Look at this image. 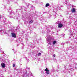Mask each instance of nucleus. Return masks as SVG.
<instances>
[{
	"instance_id": "nucleus-1",
	"label": "nucleus",
	"mask_w": 77,
	"mask_h": 77,
	"mask_svg": "<svg viewBox=\"0 0 77 77\" xmlns=\"http://www.w3.org/2000/svg\"><path fill=\"white\" fill-rule=\"evenodd\" d=\"M0 60L1 62H3V61L4 62V63H1V66H2V68H5V66H6L5 65H6V63H6V62L7 61H8V60L6 59H4L2 56L1 57H0Z\"/></svg>"
},
{
	"instance_id": "nucleus-2",
	"label": "nucleus",
	"mask_w": 77,
	"mask_h": 77,
	"mask_svg": "<svg viewBox=\"0 0 77 77\" xmlns=\"http://www.w3.org/2000/svg\"><path fill=\"white\" fill-rule=\"evenodd\" d=\"M6 18H5V16L2 15H0V22H2L4 24H5L4 23L6 22Z\"/></svg>"
},
{
	"instance_id": "nucleus-3",
	"label": "nucleus",
	"mask_w": 77,
	"mask_h": 77,
	"mask_svg": "<svg viewBox=\"0 0 77 77\" xmlns=\"http://www.w3.org/2000/svg\"><path fill=\"white\" fill-rule=\"evenodd\" d=\"M6 24H4L3 25L1 26H0V28L2 29V30L0 31V33H2V31H3L4 32H5V29H6V27H5V26Z\"/></svg>"
},
{
	"instance_id": "nucleus-4",
	"label": "nucleus",
	"mask_w": 77,
	"mask_h": 77,
	"mask_svg": "<svg viewBox=\"0 0 77 77\" xmlns=\"http://www.w3.org/2000/svg\"><path fill=\"white\" fill-rule=\"evenodd\" d=\"M46 38H47V43H48V45H51V39H50L47 36L46 37Z\"/></svg>"
},
{
	"instance_id": "nucleus-5",
	"label": "nucleus",
	"mask_w": 77,
	"mask_h": 77,
	"mask_svg": "<svg viewBox=\"0 0 77 77\" xmlns=\"http://www.w3.org/2000/svg\"><path fill=\"white\" fill-rule=\"evenodd\" d=\"M21 9H24L25 11H26V9H27V8H29V7L28 5H27V7H24V6H22L21 7Z\"/></svg>"
},
{
	"instance_id": "nucleus-6",
	"label": "nucleus",
	"mask_w": 77,
	"mask_h": 77,
	"mask_svg": "<svg viewBox=\"0 0 77 77\" xmlns=\"http://www.w3.org/2000/svg\"><path fill=\"white\" fill-rule=\"evenodd\" d=\"M45 71H46L45 73L46 74H50V72H49L50 70H48L47 68H46V69L45 70Z\"/></svg>"
},
{
	"instance_id": "nucleus-7",
	"label": "nucleus",
	"mask_w": 77,
	"mask_h": 77,
	"mask_svg": "<svg viewBox=\"0 0 77 77\" xmlns=\"http://www.w3.org/2000/svg\"><path fill=\"white\" fill-rule=\"evenodd\" d=\"M61 8V5L59 4H58V6H57L56 9L57 10H59Z\"/></svg>"
},
{
	"instance_id": "nucleus-8",
	"label": "nucleus",
	"mask_w": 77,
	"mask_h": 77,
	"mask_svg": "<svg viewBox=\"0 0 77 77\" xmlns=\"http://www.w3.org/2000/svg\"><path fill=\"white\" fill-rule=\"evenodd\" d=\"M3 2L4 3H6L7 2V4H9L10 3L9 1L8 0H3Z\"/></svg>"
},
{
	"instance_id": "nucleus-9",
	"label": "nucleus",
	"mask_w": 77,
	"mask_h": 77,
	"mask_svg": "<svg viewBox=\"0 0 77 77\" xmlns=\"http://www.w3.org/2000/svg\"><path fill=\"white\" fill-rule=\"evenodd\" d=\"M12 37L13 38H16V35L14 33H11Z\"/></svg>"
},
{
	"instance_id": "nucleus-10",
	"label": "nucleus",
	"mask_w": 77,
	"mask_h": 77,
	"mask_svg": "<svg viewBox=\"0 0 77 77\" xmlns=\"http://www.w3.org/2000/svg\"><path fill=\"white\" fill-rule=\"evenodd\" d=\"M58 27L59 28H62L63 27V25L61 23H60L58 25Z\"/></svg>"
},
{
	"instance_id": "nucleus-11",
	"label": "nucleus",
	"mask_w": 77,
	"mask_h": 77,
	"mask_svg": "<svg viewBox=\"0 0 77 77\" xmlns=\"http://www.w3.org/2000/svg\"><path fill=\"white\" fill-rule=\"evenodd\" d=\"M56 18V15L55 14H53V19H54Z\"/></svg>"
},
{
	"instance_id": "nucleus-12",
	"label": "nucleus",
	"mask_w": 77,
	"mask_h": 77,
	"mask_svg": "<svg viewBox=\"0 0 77 77\" xmlns=\"http://www.w3.org/2000/svg\"><path fill=\"white\" fill-rule=\"evenodd\" d=\"M72 12H75V8H73L72 9Z\"/></svg>"
},
{
	"instance_id": "nucleus-13",
	"label": "nucleus",
	"mask_w": 77,
	"mask_h": 77,
	"mask_svg": "<svg viewBox=\"0 0 77 77\" xmlns=\"http://www.w3.org/2000/svg\"><path fill=\"white\" fill-rule=\"evenodd\" d=\"M57 43V42L56 41H55L53 42V45H54L56 43Z\"/></svg>"
},
{
	"instance_id": "nucleus-14",
	"label": "nucleus",
	"mask_w": 77,
	"mask_h": 77,
	"mask_svg": "<svg viewBox=\"0 0 77 77\" xmlns=\"http://www.w3.org/2000/svg\"><path fill=\"white\" fill-rule=\"evenodd\" d=\"M50 5V4L49 3H47L45 5L46 7H48V6H49Z\"/></svg>"
},
{
	"instance_id": "nucleus-15",
	"label": "nucleus",
	"mask_w": 77,
	"mask_h": 77,
	"mask_svg": "<svg viewBox=\"0 0 77 77\" xmlns=\"http://www.w3.org/2000/svg\"><path fill=\"white\" fill-rule=\"evenodd\" d=\"M60 21H57L56 23V24H58V25L59 24H60Z\"/></svg>"
},
{
	"instance_id": "nucleus-16",
	"label": "nucleus",
	"mask_w": 77,
	"mask_h": 77,
	"mask_svg": "<svg viewBox=\"0 0 77 77\" xmlns=\"http://www.w3.org/2000/svg\"><path fill=\"white\" fill-rule=\"evenodd\" d=\"M29 21L30 24H31V23H33V21L32 20H31V21L29 20Z\"/></svg>"
},
{
	"instance_id": "nucleus-17",
	"label": "nucleus",
	"mask_w": 77,
	"mask_h": 77,
	"mask_svg": "<svg viewBox=\"0 0 77 77\" xmlns=\"http://www.w3.org/2000/svg\"><path fill=\"white\" fill-rule=\"evenodd\" d=\"M26 18H27V19H28V20H30L31 19V18H30V16H29L28 18L26 17Z\"/></svg>"
},
{
	"instance_id": "nucleus-18",
	"label": "nucleus",
	"mask_w": 77,
	"mask_h": 77,
	"mask_svg": "<svg viewBox=\"0 0 77 77\" xmlns=\"http://www.w3.org/2000/svg\"><path fill=\"white\" fill-rule=\"evenodd\" d=\"M51 14H49V18H50L51 17Z\"/></svg>"
},
{
	"instance_id": "nucleus-19",
	"label": "nucleus",
	"mask_w": 77,
	"mask_h": 77,
	"mask_svg": "<svg viewBox=\"0 0 77 77\" xmlns=\"http://www.w3.org/2000/svg\"><path fill=\"white\" fill-rule=\"evenodd\" d=\"M35 8L33 7V6H32L31 7V9L32 10L33 9Z\"/></svg>"
},
{
	"instance_id": "nucleus-20",
	"label": "nucleus",
	"mask_w": 77,
	"mask_h": 77,
	"mask_svg": "<svg viewBox=\"0 0 77 77\" xmlns=\"http://www.w3.org/2000/svg\"><path fill=\"white\" fill-rule=\"evenodd\" d=\"M0 51L1 52V53H4V52L2 51V50L0 49Z\"/></svg>"
},
{
	"instance_id": "nucleus-21",
	"label": "nucleus",
	"mask_w": 77,
	"mask_h": 77,
	"mask_svg": "<svg viewBox=\"0 0 77 77\" xmlns=\"http://www.w3.org/2000/svg\"><path fill=\"white\" fill-rule=\"evenodd\" d=\"M20 10H21L20 9H17V12H19Z\"/></svg>"
},
{
	"instance_id": "nucleus-22",
	"label": "nucleus",
	"mask_w": 77,
	"mask_h": 77,
	"mask_svg": "<svg viewBox=\"0 0 77 77\" xmlns=\"http://www.w3.org/2000/svg\"><path fill=\"white\" fill-rule=\"evenodd\" d=\"M41 53H38V55L39 56H40V55H41Z\"/></svg>"
},
{
	"instance_id": "nucleus-23",
	"label": "nucleus",
	"mask_w": 77,
	"mask_h": 77,
	"mask_svg": "<svg viewBox=\"0 0 77 77\" xmlns=\"http://www.w3.org/2000/svg\"><path fill=\"white\" fill-rule=\"evenodd\" d=\"M11 31H12L13 32H15V30H13V29H12L11 30Z\"/></svg>"
},
{
	"instance_id": "nucleus-24",
	"label": "nucleus",
	"mask_w": 77,
	"mask_h": 77,
	"mask_svg": "<svg viewBox=\"0 0 77 77\" xmlns=\"http://www.w3.org/2000/svg\"><path fill=\"white\" fill-rule=\"evenodd\" d=\"M9 12L11 14H12V12L11 11V12H10V11H9Z\"/></svg>"
},
{
	"instance_id": "nucleus-25",
	"label": "nucleus",
	"mask_w": 77,
	"mask_h": 77,
	"mask_svg": "<svg viewBox=\"0 0 77 77\" xmlns=\"http://www.w3.org/2000/svg\"><path fill=\"white\" fill-rule=\"evenodd\" d=\"M66 43H69V41H68L66 42Z\"/></svg>"
},
{
	"instance_id": "nucleus-26",
	"label": "nucleus",
	"mask_w": 77,
	"mask_h": 77,
	"mask_svg": "<svg viewBox=\"0 0 77 77\" xmlns=\"http://www.w3.org/2000/svg\"><path fill=\"white\" fill-rule=\"evenodd\" d=\"M13 66V67H15V65L14 64Z\"/></svg>"
},
{
	"instance_id": "nucleus-27",
	"label": "nucleus",
	"mask_w": 77,
	"mask_h": 77,
	"mask_svg": "<svg viewBox=\"0 0 77 77\" xmlns=\"http://www.w3.org/2000/svg\"><path fill=\"white\" fill-rule=\"evenodd\" d=\"M55 56H56V55L55 54L53 55L54 57H55Z\"/></svg>"
},
{
	"instance_id": "nucleus-28",
	"label": "nucleus",
	"mask_w": 77,
	"mask_h": 77,
	"mask_svg": "<svg viewBox=\"0 0 77 77\" xmlns=\"http://www.w3.org/2000/svg\"><path fill=\"white\" fill-rule=\"evenodd\" d=\"M27 60H28V62L29 61V59H27Z\"/></svg>"
},
{
	"instance_id": "nucleus-29",
	"label": "nucleus",
	"mask_w": 77,
	"mask_h": 77,
	"mask_svg": "<svg viewBox=\"0 0 77 77\" xmlns=\"http://www.w3.org/2000/svg\"><path fill=\"white\" fill-rule=\"evenodd\" d=\"M11 1L12 2H14V0H11Z\"/></svg>"
},
{
	"instance_id": "nucleus-30",
	"label": "nucleus",
	"mask_w": 77,
	"mask_h": 77,
	"mask_svg": "<svg viewBox=\"0 0 77 77\" xmlns=\"http://www.w3.org/2000/svg\"><path fill=\"white\" fill-rule=\"evenodd\" d=\"M11 10V8H10V11Z\"/></svg>"
},
{
	"instance_id": "nucleus-31",
	"label": "nucleus",
	"mask_w": 77,
	"mask_h": 77,
	"mask_svg": "<svg viewBox=\"0 0 77 77\" xmlns=\"http://www.w3.org/2000/svg\"><path fill=\"white\" fill-rule=\"evenodd\" d=\"M8 24H9V22H8Z\"/></svg>"
},
{
	"instance_id": "nucleus-32",
	"label": "nucleus",
	"mask_w": 77,
	"mask_h": 77,
	"mask_svg": "<svg viewBox=\"0 0 77 77\" xmlns=\"http://www.w3.org/2000/svg\"><path fill=\"white\" fill-rule=\"evenodd\" d=\"M63 36H65V34H63Z\"/></svg>"
},
{
	"instance_id": "nucleus-33",
	"label": "nucleus",
	"mask_w": 77,
	"mask_h": 77,
	"mask_svg": "<svg viewBox=\"0 0 77 77\" xmlns=\"http://www.w3.org/2000/svg\"><path fill=\"white\" fill-rule=\"evenodd\" d=\"M11 18H12V16H11Z\"/></svg>"
},
{
	"instance_id": "nucleus-34",
	"label": "nucleus",
	"mask_w": 77,
	"mask_h": 77,
	"mask_svg": "<svg viewBox=\"0 0 77 77\" xmlns=\"http://www.w3.org/2000/svg\"><path fill=\"white\" fill-rule=\"evenodd\" d=\"M57 72H58V71H59V70H57Z\"/></svg>"
},
{
	"instance_id": "nucleus-35",
	"label": "nucleus",
	"mask_w": 77,
	"mask_h": 77,
	"mask_svg": "<svg viewBox=\"0 0 77 77\" xmlns=\"http://www.w3.org/2000/svg\"><path fill=\"white\" fill-rule=\"evenodd\" d=\"M26 74H27V72H26Z\"/></svg>"
},
{
	"instance_id": "nucleus-36",
	"label": "nucleus",
	"mask_w": 77,
	"mask_h": 77,
	"mask_svg": "<svg viewBox=\"0 0 77 77\" xmlns=\"http://www.w3.org/2000/svg\"><path fill=\"white\" fill-rule=\"evenodd\" d=\"M16 19H17V20H18V18H17Z\"/></svg>"
},
{
	"instance_id": "nucleus-37",
	"label": "nucleus",
	"mask_w": 77,
	"mask_h": 77,
	"mask_svg": "<svg viewBox=\"0 0 77 77\" xmlns=\"http://www.w3.org/2000/svg\"><path fill=\"white\" fill-rule=\"evenodd\" d=\"M14 50V49H12L13 50Z\"/></svg>"
},
{
	"instance_id": "nucleus-38",
	"label": "nucleus",
	"mask_w": 77,
	"mask_h": 77,
	"mask_svg": "<svg viewBox=\"0 0 77 77\" xmlns=\"http://www.w3.org/2000/svg\"><path fill=\"white\" fill-rule=\"evenodd\" d=\"M35 2V3H36V2Z\"/></svg>"
},
{
	"instance_id": "nucleus-39",
	"label": "nucleus",
	"mask_w": 77,
	"mask_h": 77,
	"mask_svg": "<svg viewBox=\"0 0 77 77\" xmlns=\"http://www.w3.org/2000/svg\"><path fill=\"white\" fill-rule=\"evenodd\" d=\"M1 77H2V76L1 75Z\"/></svg>"
},
{
	"instance_id": "nucleus-40",
	"label": "nucleus",
	"mask_w": 77,
	"mask_h": 77,
	"mask_svg": "<svg viewBox=\"0 0 77 77\" xmlns=\"http://www.w3.org/2000/svg\"><path fill=\"white\" fill-rule=\"evenodd\" d=\"M3 77H4V76H3Z\"/></svg>"
}]
</instances>
